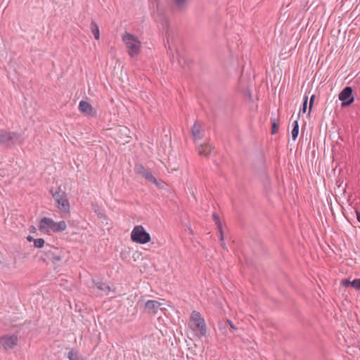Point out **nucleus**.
Listing matches in <instances>:
<instances>
[{
    "label": "nucleus",
    "mask_w": 360,
    "mask_h": 360,
    "mask_svg": "<svg viewBox=\"0 0 360 360\" xmlns=\"http://www.w3.org/2000/svg\"><path fill=\"white\" fill-rule=\"evenodd\" d=\"M122 40L127 48V53L131 58L136 57L142 47V44L137 36L131 33L122 35Z\"/></svg>",
    "instance_id": "nucleus-1"
},
{
    "label": "nucleus",
    "mask_w": 360,
    "mask_h": 360,
    "mask_svg": "<svg viewBox=\"0 0 360 360\" xmlns=\"http://www.w3.org/2000/svg\"><path fill=\"white\" fill-rule=\"evenodd\" d=\"M188 327L198 337L204 336L206 334V326L203 318L199 312L193 311L191 314Z\"/></svg>",
    "instance_id": "nucleus-2"
},
{
    "label": "nucleus",
    "mask_w": 360,
    "mask_h": 360,
    "mask_svg": "<svg viewBox=\"0 0 360 360\" xmlns=\"http://www.w3.org/2000/svg\"><path fill=\"white\" fill-rule=\"evenodd\" d=\"M51 193L56 201L57 207L63 212H68L70 210V204L65 192L63 191L59 187L55 192L53 190H51Z\"/></svg>",
    "instance_id": "nucleus-3"
},
{
    "label": "nucleus",
    "mask_w": 360,
    "mask_h": 360,
    "mask_svg": "<svg viewBox=\"0 0 360 360\" xmlns=\"http://www.w3.org/2000/svg\"><path fill=\"white\" fill-rule=\"evenodd\" d=\"M131 240L137 243L145 244L150 240V236L142 226H136L131 233Z\"/></svg>",
    "instance_id": "nucleus-4"
},
{
    "label": "nucleus",
    "mask_w": 360,
    "mask_h": 360,
    "mask_svg": "<svg viewBox=\"0 0 360 360\" xmlns=\"http://www.w3.org/2000/svg\"><path fill=\"white\" fill-rule=\"evenodd\" d=\"M22 141L21 136L15 133L2 132L0 134V143L7 146L20 143Z\"/></svg>",
    "instance_id": "nucleus-5"
},
{
    "label": "nucleus",
    "mask_w": 360,
    "mask_h": 360,
    "mask_svg": "<svg viewBox=\"0 0 360 360\" xmlns=\"http://www.w3.org/2000/svg\"><path fill=\"white\" fill-rule=\"evenodd\" d=\"M44 252L47 259L51 260L53 263H57L61 261L63 257V252L62 250L49 245L45 247Z\"/></svg>",
    "instance_id": "nucleus-6"
},
{
    "label": "nucleus",
    "mask_w": 360,
    "mask_h": 360,
    "mask_svg": "<svg viewBox=\"0 0 360 360\" xmlns=\"http://www.w3.org/2000/svg\"><path fill=\"white\" fill-rule=\"evenodd\" d=\"M166 305L156 300H148L145 304V311L149 314H156L158 310L164 312L166 310Z\"/></svg>",
    "instance_id": "nucleus-7"
},
{
    "label": "nucleus",
    "mask_w": 360,
    "mask_h": 360,
    "mask_svg": "<svg viewBox=\"0 0 360 360\" xmlns=\"http://www.w3.org/2000/svg\"><path fill=\"white\" fill-rule=\"evenodd\" d=\"M18 344L16 335H5L0 338V346L5 350L13 349Z\"/></svg>",
    "instance_id": "nucleus-8"
},
{
    "label": "nucleus",
    "mask_w": 360,
    "mask_h": 360,
    "mask_svg": "<svg viewBox=\"0 0 360 360\" xmlns=\"http://www.w3.org/2000/svg\"><path fill=\"white\" fill-rule=\"evenodd\" d=\"M56 222L48 217H43L39 222V230L45 233L54 232Z\"/></svg>",
    "instance_id": "nucleus-9"
},
{
    "label": "nucleus",
    "mask_w": 360,
    "mask_h": 360,
    "mask_svg": "<svg viewBox=\"0 0 360 360\" xmlns=\"http://www.w3.org/2000/svg\"><path fill=\"white\" fill-rule=\"evenodd\" d=\"M339 99L342 101V106H347L354 101L352 91H341L339 94Z\"/></svg>",
    "instance_id": "nucleus-10"
},
{
    "label": "nucleus",
    "mask_w": 360,
    "mask_h": 360,
    "mask_svg": "<svg viewBox=\"0 0 360 360\" xmlns=\"http://www.w3.org/2000/svg\"><path fill=\"white\" fill-rule=\"evenodd\" d=\"M79 109L81 112L86 116L94 115V108L90 103L86 101H81L79 104Z\"/></svg>",
    "instance_id": "nucleus-11"
},
{
    "label": "nucleus",
    "mask_w": 360,
    "mask_h": 360,
    "mask_svg": "<svg viewBox=\"0 0 360 360\" xmlns=\"http://www.w3.org/2000/svg\"><path fill=\"white\" fill-rule=\"evenodd\" d=\"M192 135L194 139H200L202 137V125L200 122H195L192 127Z\"/></svg>",
    "instance_id": "nucleus-12"
},
{
    "label": "nucleus",
    "mask_w": 360,
    "mask_h": 360,
    "mask_svg": "<svg viewBox=\"0 0 360 360\" xmlns=\"http://www.w3.org/2000/svg\"><path fill=\"white\" fill-rule=\"evenodd\" d=\"M213 148L209 143L200 145L198 147L199 155L205 157H207L211 154Z\"/></svg>",
    "instance_id": "nucleus-13"
},
{
    "label": "nucleus",
    "mask_w": 360,
    "mask_h": 360,
    "mask_svg": "<svg viewBox=\"0 0 360 360\" xmlns=\"http://www.w3.org/2000/svg\"><path fill=\"white\" fill-rule=\"evenodd\" d=\"M95 287H96L97 289L101 290V295H108V292L110 291V287L102 282H97L95 283Z\"/></svg>",
    "instance_id": "nucleus-14"
},
{
    "label": "nucleus",
    "mask_w": 360,
    "mask_h": 360,
    "mask_svg": "<svg viewBox=\"0 0 360 360\" xmlns=\"http://www.w3.org/2000/svg\"><path fill=\"white\" fill-rule=\"evenodd\" d=\"M219 330L222 335H225L226 337H227L229 338H231V335H230L231 333H230L229 326L226 324V323H224V322L219 323Z\"/></svg>",
    "instance_id": "nucleus-15"
},
{
    "label": "nucleus",
    "mask_w": 360,
    "mask_h": 360,
    "mask_svg": "<svg viewBox=\"0 0 360 360\" xmlns=\"http://www.w3.org/2000/svg\"><path fill=\"white\" fill-rule=\"evenodd\" d=\"M188 0H173L174 4L177 10L183 11L186 8Z\"/></svg>",
    "instance_id": "nucleus-16"
},
{
    "label": "nucleus",
    "mask_w": 360,
    "mask_h": 360,
    "mask_svg": "<svg viewBox=\"0 0 360 360\" xmlns=\"http://www.w3.org/2000/svg\"><path fill=\"white\" fill-rule=\"evenodd\" d=\"M91 30L92 34H94L96 39H99L100 37V32H99V28L97 24L92 21L91 23Z\"/></svg>",
    "instance_id": "nucleus-17"
},
{
    "label": "nucleus",
    "mask_w": 360,
    "mask_h": 360,
    "mask_svg": "<svg viewBox=\"0 0 360 360\" xmlns=\"http://www.w3.org/2000/svg\"><path fill=\"white\" fill-rule=\"evenodd\" d=\"M70 360H84L83 357L75 350H71L68 356Z\"/></svg>",
    "instance_id": "nucleus-18"
},
{
    "label": "nucleus",
    "mask_w": 360,
    "mask_h": 360,
    "mask_svg": "<svg viewBox=\"0 0 360 360\" xmlns=\"http://www.w3.org/2000/svg\"><path fill=\"white\" fill-rule=\"evenodd\" d=\"M299 134V124L297 120H295L293 123V129L292 130V138L295 141Z\"/></svg>",
    "instance_id": "nucleus-19"
},
{
    "label": "nucleus",
    "mask_w": 360,
    "mask_h": 360,
    "mask_svg": "<svg viewBox=\"0 0 360 360\" xmlns=\"http://www.w3.org/2000/svg\"><path fill=\"white\" fill-rule=\"evenodd\" d=\"M143 177H144L148 181L155 184H158V180L153 176V174L147 170L146 173L143 175Z\"/></svg>",
    "instance_id": "nucleus-20"
},
{
    "label": "nucleus",
    "mask_w": 360,
    "mask_h": 360,
    "mask_svg": "<svg viewBox=\"0 0 360 360\" xmlns=\"http://www.w3.org/2000/svg\"><path fill=\"white\" fill-rule=\"evenodd\" d=\"M66 229V224L64 221L56 223L54 229V232L64 231Z\"/></svg>",
    "instance_id": "nucleus-21"
},
{
    "label": "nucleus",
    "mask_w": 360,
    "mask_h": 360,
    "mask_svg": "<svg viewBox=\"0 0 360 360\" xmlns=\"http://www.w3.org/2000/svg\"><path fill=\"white\" fill-rule=\"evenodd\" d=\"M134 170L136 174L141 175L144 174L147 172V169L141 165H136L134 167Z\"/></svg>",
    "instance_id": "nucleus-22"
},
{
    "label": "nucleus",
    "mask_w": 360,
    "mask_h": 360,
    "mask_svg": "<svg viewBox=\"0 0 360 360\" xmlns=\"http://www.w3.org/2000/svg\"><path fill=\"white\" fill-rule=\"evenodd\" d=\"M350 284L354 288L359 289L360 288V279H354L353 281H345V285Z\"/></svg>",
    "instance_id": "nucleus-23"
},
{
    "label": "nucleus",
    "mask_w": 360,
    "mask_h": 360,
    "mask_svg": "<svg viewBox=\"0 0 360 360\" xmlns=\"http://www.w3.org/2000/svg\"><path fill=\"white\" fill-rule=\"evenodd\" d=\"M225 323H226L228 325L230 333H234V332L238 330V327L234 325L229 319H227Z\"/></svg>",
    "instance_id": "nucleus-24"
},
{
    "label": "nucleus",
    "mask_w": 360,
    "mask_h": 360,
    "mask_svg": "<svg viewBox=\"0 0 360 360\" xmlns=\"http://www.w3.org/2000/svg\"><path fill=\"white\" fill-rule=\"evenodd\" d=\"M212 218L217 226V229L221 230V227H222V224L220 221L219 217L217 214L214 213L212 214Z\"/></svg>",
    "instance_id": "nucleus-25"
},
{
    "label": "nucleus",
    "mask_w": 360,
    "mask_h": 360,
    "mask_svg": "<svg viewBox=\"0 0 360 360\" xmlns=\"http://www.w3.org/2000/svg\"><path fill=\"white\" fill-rule=\"evenodd\" d=\"M44 245V240L42 238H37L34 240V245L35 248H42Z\"/></svg>",
    "instance_id": "nucleus-26"
},
{
    "label": "nucleus",
    "mask_w": 360,
    "mask_h": 360,
    "mask_svg": "<svg viewBox=\"0 0 360 360\" xmlns=\"http://www.w3.org/2000/svg\"><path fill=\"white\" fill-rule=\"evenodd\" d=\"M120 131L126 135V139L124 140L126 143H128L129 141L130 136L128 135V132H129V130L127 127H122L120 129Z\"/></svg>",
    "instance_id": "nucleus-27"
},
{
    "label": "nucleus",
    "mask_w": 360,
    "mask_h": 360,
    "mask_svg": "<svg viewBox=\"0 0 360 360\" xmlns=\"http://www.w3.org/2000/svg\"><path fill=\"white\" fill-rule=\"evenodd\" d=\"M307 100H308V96H305L304 98V102H303L302 108L300 109V112H302L304 113L306 112L307 105Z\"/></svg>",
    "instance_id": "nucleus-28"
},
{
    "label": "nucleus",
    "mask_w": 360,
    "mask_h": 360,
    "mask_svg": "<svg viewBox=\"0 0 360 360\" xmlns=\"http://www.w3.org/2000/svg\"><path fill=\"white\" fill-rule=\"evenodd\" d=\"M278 124L276 122H274L272 124V127H271V134H275L278 131Z\"/></svg>",
    "instance_id": "nucleus-29"
},
{
    "label": "nucleus",
    "mask_w": 360,
    "mask_h": 360,
    "mask_svg": "<svg viewBox=\"0 0 360 360\" xmlns=\"http://www.w3.org/2000/svg\"><path fill=\"white\" fill-rule=\"evenodd\" d=\"M314 98H315V95H312L310 98V101H309V114L311 112V108H312V105H313V103H314Z\"/></svg>",
    "instance_id": "nucleus-30"
},
{
    "label": "nucleus",
    "mask_w": 360,
    "mask_h": 360,
    "mask_svg": "<svg viewBox=\"0 0 360 360\" xmlns=\"http://www.w3.org/2000/svg\"><path fill=\"white\" fill-rule=\"evenodd\" d=\"M218 231H219V239H220V241H224V233H223V229H222V227H221V230H220V229H218Z\"/></svg>",
    "instance_id": "nucleus-31"
},
{
    "label": "nucleus",
    "mask_w": 360,
    "mask_h": 360,
    "mask_svg": "<svg viewBox=\"0 0 360 360\" xmlns=\"http://www.w3.org/2000/svg\"><path fill=\"white\" fill-rule=\"evenodd\" d=\"M246 92H247L248 98L249 100L252 101L253 98L256 97V96L252 95V91H246Z\"/></svg>",
    "instance_id": "nucleus-32"
},
{
    "label": "nucleus",
    "mask_w": 360,
    "mask_h": 360,
    "mask_svg": "<svg viewBox=\"0 0 360 360\" xmlns=\"http://www.w3.org/2000/svg\"><path fill=\"white\" fill-rule=\"evenodd\" d=\"M159 188H163L164 187V182H158V184H155Z\"/></svg>",
    "instance_id": "nucleus-33"
},
{
    "label": "nucleus",
    "mask_w": 360,
    "mask_h": 360,
    "mask_svg": "<svg viewBox=\"0 0 360 360\" xmlns=\"http://www.w3.org/2000/svg\"><path fill=\"white\" fill-rule=\"evenodd\" d=\"M221 246L223 249L226 250V246L224 241H221Z\"/></svg>",
    "instance_id": "nucleus-34"
},
{
    "label": "nucleus",
    "mask_w": 360,
    "mask_h": 360,
    "mask_svg": "<svg viewBox=\"0 0 360 360\" xmlns=\"http://www.w3.org/2000/svg\"><path fill=\"white\" fill-rule=\"evenodd\" d=\"M27 240L29 241H33L34 242V240H35L34 238H33L32 236H27Z\"/></svg>",
    "instance_id": "nucleus-35"
},
{
    "label": "nucleus",
    "mask_w": 360,
    "mask_h": 360,
    "mask_svg": "<svg viewBox=\"0 0 360 360\" xmlns=\"http://www.w3.org/2000/svg\"><path fill=\"white\" fill-rule=\"evenodd\" d=\"M357 219L360 222V212H356Z\"/></svg>",
    "instance_id": "nucleus-36"
},
{
    "label": "nucleus",
    "mask_w": 360,
    "mask_h": 360,
    "mask_svg": "<svg viewBox=\"0 0 360 360\" xmlns=\"http://www.w3.org/2000/svg\"><path fill=\"white\" fill-rule=\"evenodd\" d=\"M342 90H353L351 86H346Z\"/></svg>",
    "instance_id": "nucleus-37"
}]
</instances>
